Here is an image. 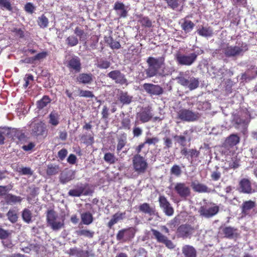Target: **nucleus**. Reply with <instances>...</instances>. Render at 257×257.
I'll list each match as a JSON object with an SVG mask.
<instances>
[{"label":"nucleus","instance_id":"obj_1","mask_svg":"<svg viewBox=\"0 0 257 257\" xmlns=\"http://www.w3.org/2000/svg\"><path fill=\"white\" fill-rule=\"evenodd\" d=\"M148 68L146 69V73L148 77H153L158 75L159 70L164 64V58H155L149 57L147 59Z\"/></svg>","mask_w":257,"mask_h":257},{"label":"nucleus","instance_id":"obj_2","mask_svg":"<svg viewBox=\"0 0 257 257\" xmlns=\"http://www.w3.org/2000/svg\"><path fill=\"white\" fill-rule=\"evenodd\" d=\"M248 50V45L243 42L235 46H231L227 44L226 47L222 48L223 52L226 57L242 56Z\"/></svg>","mask_w":257,"mask_h":257},{"label":"nucleus","instance_id":"obj_3","mask_svg":"<svg viewBox=\"0 0 257 257\" xmlns=\"http://www.w3.org/2000/svg\"><path fill=\"white\" fill-rule=\"evenodd\" d=\"M47 226L54 231H58L64 227V221L59 218L57 212L53 209H48L46 212Z\"/></svg>","mask_w":257,"mask_h":257},{"label":"nucleus","instance_id":"obj_4","mask_svg":"<svg viewBox=\"0 0 257 257\" xmlns=\"http://www.w3.org/2000/svg\"><path fill=\"white\" fill-rule=\"evenodd\" d=\"M177 83L181 86L188 88L189 90L192 91L199 87L200 82L198 78L193 76H185L182 72L176 78Z\"/></svg>","mask_w":257,"mask_h":257},{"label":"nucleus","instance_id":"obj_5","mask_svg":"<svg viewBox=\"0 0 257 257\" xmlns=\"http://www.w3.org/2000/svg\"><path fill=\"white\" fill-rule=\"evenodd\" d=\"M204 204L199 208L198 212L200 216L206 218H211L216 215L219 211V207L215 203L207 202L204 199Z\"/></svg>","mask_w":257,"mask_h":257},{"label":"nucleus","instance_id":"obj_6","mask_svg":"<svg viewBox=\"0 0 257 257\" xmlns=\"http://www.w3.org/2000/svg\"><path fill=\"white\" fill-rule=\"evenodd\" d=\"M198 54L192 53L189 55H185L178 52L175 54V60L178 65L190 66L196 60Z\"/></svg>","mask_w":257,"mask_h":257},{"label":"nucleus","instance_id":"obj_7","mask_svg":"<svg viewBox=\"0 0 257 257\" xmlns=\"http://www.w3.org/2000/svg\"><path fill=\"white\" fill-rule=\"evenodd\" d=\"M200 117L198 112H194L189 109L182 108L177 114V118L183 121L191 122L197 120Z\"/></svg>","mask_w":257,"mask_h":257},{"label":"nucleus","instance_id":"obj_8","mask_svg":"<svg viewBox=\"0 0 257 257\" xmlns=\"http://www.w3.org/2000/svg\"><path fill=\"white\" fill-rule=\"evenodd\" d=\"M133 165L135 171L139 174L145 173L148 167L146 160L140 154L133 157Z\"/></svg>","mask_w":257,"mask_h":257},{"label":"nucleus","instance_id":"obj_9","mask_svg":"<svg viewBox=\"0 0 257 257\" xmlns=\"http://www.w3.org/2000/svg\"><path fill=\"white\" fill-rule=\"evenodd\" d=\"M151 231L153 235V237L156 239L158 242L164 244L165 246L169 249L174 248L175 245L166 236L154 228H152Z\"/></svg>","mask_w":257,"mask_h":257},{"label":"nucleus","instance_id":"obj_10","mask_svg":"<svg viewBox=\"0 0 257 257\" xmlns=\"http://www.w3.org/2000/svg\"><path fill=\"white\" fill-rule=\"evenodd\" d=\"M135 233V230L133 227L122 229L118 231L116 238L118 241L125 242L133 238Z\"/></svg>","mask_w":257,"mask_h":257},{"label":"nucleus","instance_id":"obj_11","mask_svg":"<svg viewBox=\"0 0 257 257\" xmlns=\"http://www.w3.org/2000/svg\"><path fill=\"white\" fill-rule=\"evenodd\" d=\"M174 189L179 197L184 199L189 197L191 194V189L184 182L176 183Z\"/></svg>","mask_w":257,"mask_h":257},{"label":"nucleus","instance_id":"obj_12","mask_svg":"<svg viewBox=\"0 0 257 257\" xmlns=\"http://www.w3.org/2000/svg\"><path fill=\"white\" fill-rule=\"evenodd\" d=\"M152 108L148 105L143 107L142 109L137 113V117L142 123H146L150 121L153 117Z\"/></svg>","mask_w":257,"mask_h":257},{"label":"nucleus","instance_id":"obj_13","mask_svg":"<svg viewBox=\"0 0 257 257\" xmlns=\"http://www.w3.org/2000/svg\"><path fill=\"white\" fill-rule=\"evenodd\" d=\"M66 66L70 72L79 73L82 69L80 59L78 56L72 57L67 61Z\"/></svg>","mask_w":257,"mask_h":257},{"label":"nucleus","instance_id":"obj_14","mask_svg":"<svg viewBox=\"0 0 257 257\" xmlns=\"http://www.w3.org/2000/svg\"><path fill=\"white\" fill-rule=\"evenodd\" d=\"M31 133L33 136L36 138L46 137L47 135V130L45 123L41 121L35 123L32 127Z\"/></svg>","mask_w":257,"mask_h":257},{"label":"nucleus","instance_id":"obj_15","mask_svg":"<svg viewBox=\"0 0 257 257\" xmlns=\"http://www.w3.org/2000/svg\"><path fill=\"white\" fill-rule=\"evenodd\" d=\"M145 91L151 95H160L163 94L164 91L162 87L159 85L146 83L143 85Z\"/></svg>","mask_w":257,"mask_h":257},{"label":"nucleus","instance_id":"obj_16","mask_svg":"<svg viewBox=\"0 0 257 257\" xmlns=\"http://www.w3.org/2000/svg\"><path fill=\"white\" fill-rule=\"evenodd\" d=\"M160 206L163 209L164 212L167 216H172L174 213V209L170 202L164 196H160L159 198Z\"/></svg>","mask_w":257,"mask_h":257},{"label":"nucleus","instance_id":"obj_17","mask_svg":"<svg viewBox=\"0 0 257 257\" xmlns=\"http://www.w3.org/2000/svg\"><path fill=\"white\" fill-rule=\"evenodd\" d=\"M8 138L13 141H22L25 139L26 136L23 131L15 128H7Z\"/></svg>","mask_w":257,"mask_h":257},{"label":"nucleus","instance_id":"obj_18","mask_svg":"<svg viewBox=\"0 0 257 257\" xmlns=\"http://www.w3.org/2000/svg\"><path fill=\"white\" fill-rule=\"evenodd\" d=\"M193 230V227L190 225L187 224H182L177 228L176 233L178 237L185 238L190 236Z\"/></svg>","mask_w":257,"mask_h":257},{"label":"nucleus","instance_id":"obj_19","mask_svg":"<svg viewBox=\"0 0 257 257\" xmlns=\"http://www.w3.org/2000/svg\"><path fill=\"white\" fill-rule=\"evenodd\" d=\"M107 76L115 81L116 83L121 85L126 84L127 80L123 74L118 70H115L110 71L107 74Z\"/></svg>","mask_w":257,"mask_h":257},{"label":"nucleus","instance_id":"obj_20","mask_svg":"<svg viewBox=\"0 0 257 257\" xmlns=\"http://www.w3.org/2000/svg\"><path fill=\"white\" fill-rule=\"evenodd\" d=\"M92 192L93 191L90 189L85 190V187L81 184L80 186H77V188L70 190L68 194L72 197H80L82 195L86 196L91 194Z\"/></svg>","mask_w":257,"mask_h":257},{"label":"nucleus","instance_id":"obj_21","mask_svg":"<svg viewBox=\"0 0 257 257\" xmlns=\"http://www.w3.org/2000/svg\"><path fill=\"white\" fill-rule=\"evenodd\" d=\"M222 232L224 237L228 239H236L240 236L238 229L231 226L222 227Z\"/></svg>","mask_w":257,"mask_h":257},{"label":"nucleus","instance_id":"obj_22","mask_svg":"<svg viewBox=\"0 0 257 257\" xmlns=\"http://www.w3.org/2000/svg\"><path fill=\"white\" fill-rule=\"evenodd\" d=\"M169 8L181 12L184 9L185 0H165Z\"/></svg>","mask_w":257,"mask_h":257},{"label":"nucleus","instance_id":"obj_23","mask_svg":"<svg viewBox=\"0 0 257 257\" xmlns=\"http://www.w3.org/2000/svg\"><path fill=\"white\" fill-rule=\"evenodd\" d=\"M239 186L240 192L243 193L251 194L254 192L251 187V182L248 179H242L239 182Z\"/></svg>","mask_w":257,"mask_h":257},{"label":"nucleus","instance_id":"obj_24","mask_svg":"<svg viewBox=\"0 0 257 257\" xmlns=\"http://www.w3.org/2000/svg\"><path fill=\"white\" fill-rule=\"evenodd\" d=\"M191 186L193 190L198 193H210V189L205 184L199 183L198 181H192Z\"/></svg>","mask_w":257,"mask_h":257},{"label":"nucleus","instance_id":"obj_25","mask_svg":"<svg viewBox=\"0 0 257 257\" xmlns=\"http://www.w3.org/2000/svg\"><path fill=\"white\" fill-rule=\"evenodd\" d=\"M93 81V75L90 73H80L76 77V81L79 84H90Z\"/></svg>","mask_w":257,"mask_h":257},{"label":"nucleus","instance_id":"obj_26","mask_svg":"<svg viewBox=\"0 0 257 257\" xmlns=\"http://www.w3.org/2000/svg\"><path fill=\"white\" fill-rule=\"evenodd\" d=\"M181 28L186 34L191 32L195 27V24L186 18L181 19L179 22Z\"/></svg>","mask_w":257,"mask_h":257},{"label":"nucleus","instance_id":"obj_27","mask_svg":"<svg viewBox=\"0 0 257 257\" xmlns=\"http://www.w3.org/2000/svg\"><path fill=\"white\" fill-rule=\"evenodd\" d=\"M182 257H197V250L193 246L186 244L182 248Z\"/></svg>","mask_w":257,"mask_h":257},{"label":"nucleus","instance_id":"obj_28","mask_svg":"<svg viewBox=\"0 0 257 257\" xmlns=\"http://www.w3.org/2000/svg\"><path fill=\"white\" fill-rule=\"evenodd\" d=\"M256 203L251 200L244 201L241 206V213L244 216L249 215V211L255 207Z\"/></svg>","mask_w":257,"mask_h":257},{"label":"nucleus","instance_id":"obj_29","mask_svg":"<svg viewBox=\"0 0 257 257\" xmlns=\"http://www.w3.org/2000/svg\"><path fill=\"white\" fill-rule=\"evenodd\" d=\"M139 211L150 216L156 215L158 214L155 207H152L148 203H144L139 207Z\"/></svg>","mask_w":257,"mask_h":257},{"label":"nucleus","instance_id":"obj_30","mask_svg":"<svg viewBox=\"0 0 257 257\" xmlns=\"http://www.w3.org/2000/svg\"><path fill=\"white\" fill-rule=\"evenodd\" d=\"M133 96L130 95L127 92L120 91L118 94V99L123 105L130 104L133 100Z\"/></svg>","mask_w":257,"mask_h":257},{"label":"nucleus","instance_id":"obj_31","mask_svg":"<svg viewBox=\"0 0 257 257\" xmlns=\"http://www.w3.org/2000/svg\"><path fill=\"white\" fill-rule=\"evenodd\" d=\"M240 138L237 135L232 134L226 139L224 144L226 146L232 147L238 144Z\"/></svg>","mask_w":257,"mask_h":257},{"label":"nucleus","instance_id":"obj_32","mask_svg":"<svg viewBox=\"0 0 257 257\" xmlns=\"http://www.w3.org/2000/svg\"><path fill=\"white\" fill-rule=\"evenodd\" d=\"M75 175L71 171H66L61 173L59 177L60 182L61 184H64L71 180L74 179Z\"/></svg>","mask_w":257,"mask_h":257},{"label":"nucleus","instance_id":"obj_33","mask_svg":"<svg viewBox=\"0 0 257 257\" xmlns=\"http://www.w3.org/2000/svg\"><path fill=\"white\" fill-rule=\"evenodd\" d=\"M234 120L235 123L237 125H246L249 122L247 113H243L240 115L236 116Z\"/></svg>","mask_w":257,"mask_h":257},{"label":"nucleus","instance_id":"obj_34","mask_svg":"<svg viewBox=\"0 0 257 257\" xmlns=\"http://www.w3.org/2000/svg\"><path fill=\"white\" fill-rule=\"evenodd\" d=\"M5 200L7 204H13L21 202L22 198L20 196L9 193L5 196Z\"/></svg>","mask_w":257,"mask_h":257},{"label":"nucleus","instance_id":"obj_35","mask_svg":"<svg viewBox=\"0 0 257 257\" xmlns=\"http://www.w3.org/2000/svg\"><path fill=\"white\" fill-rule=\"evenodd\" d=\"M113 9L115 11H120V13L119 14L120 18H125L127 16V12L125 9L124 5L119 2H116L113 6Z\"/></svg>","mask_w":257,"mask_h":257},{"label":"nucleus","instance_id":"obj_36","mask_svg":"<svg viewBox=\"0 0 257 257\" xmlns=\"http://www.w3.org/2000/svg\"><path fill=\"white\" fill-rule=\"evenodd\" d=\"M104 41L112 49H119L121 47L119 42L114 40L111 36L104 37Z\"/></svg>","mask_w":257,"mask_h":257},{"label":"nucleus","instance_id":"obj_37","mask_svg":"<svg viewBox=\"0 0 257 257\" xmlns=\"http://www.w3.org/2000/svg\"><path fill=\"white\" fill-rule=\"evenodd\" d=\"M197 33L199 35L205 37H211L213 33L211 27H204L203 26L197 30Z\"/></svg>","mask_w":257,"mask_h":257},{"label":"nucleus","instance_id":"obj_38","mask_svg":"<svg viewBox=\"0 0 257 257\" xmlns=\"http://www.w3.org/2000/svg\"><path fill=\"white\" fill-rule=\"evenodd\" d=\"M81 219L83 224L89 225L93 222V217L90 212H86L81 214Z\"/></svg>","mask_w":257,"mask_h":257},{"label":"nucleus","instance_id":"obj_39","mask_svg":"<svg viewBox=\"0 0 257 257\" xmlns=\"http://www.w3.org/2000/svg\"><path fill=\"white\" fill-rule=\"evenodd\" d=\"M122 215L121 213H115L113 215L110 221L107 223V226L109 229H111L115 224L117 223L119 220L122 219Z\"/></svg>","mask_w":257,"mask_h":257},{"label":"nucleus","instance_id":"obj_40","mask_svg":"<svg viewBox=\"0 0 257 257\" xmlns=\"http://www.w3.org/2000/svg\"><path fill=\"white\" fill-rule=\"evenodd\" d=\"M59 116L56 111H52L49 115V123L53 126H56L59 123Z\"/></svg>","mask_w":257,"mask_h":257},{"label":"nucleus","instance_id":"obj_41","mask_svg":"<svg viewBox=\"0 0 257 257\" xmlns=\"http://www.w3.org/2000/svg\"><path fill=\"white\" fill-rule=\"evenodd\" d=\"M84 251V250L79 249L77 247H74L70 248L67 250L66 253L70 256H76L77 257H79L82 255H84L85 253H87V252Z\"/></svg>","mask_w":257,"mask_h":257},{"label":"nucleus","instance_id":"obj_42","mask_svg":"<svg viewBox=\"0 0 257 257\" xmlns=\"http://www.w3.org/2000/svg\"><path fill=\"white\" fill-rule=\"evenodd\" d=\"M37 22L40 28L42 29L47 28L49 25V20L44 14L38 18Z\"/></svg>","mask_w":257,"mask_h":257},{"label":"nucleus","instance_id":"obj_43","mask_svg":"<svg viewBox=\"0 0 257 257\" xmlns=\"http://www.w3.org/2000/svg\"><path fill=\"white\" fill-rule=\"evenodd\" d=\"M8 220L12 223H16L18 219L17 211L14 209H10L7 213Z\"/></svg>","mask_w":257,"mask_h":257},{"label":"nucleus","instance_id":"obj_44","mask_svg":"<svg viewBox=\"0 0 257 257\" xmlns=\"http://www.w3.org/2000/svg\"><path fill=\"white\" fill-rule=\"evenodd\" d=\"M127 143L126 135L124 134L118 139L117 144L116 146V153L118 154L122 149L125 146Z\"/></svg>","mask_w":257,"mask_h":257},{"label":"nucleus","instance_id":"obj_45","mask_svg":"<svg viewBox=\"0 0 257 257\" xmlns=\"http://www.w3.org/2000/svg\"><path fill=\"white\" fill-rule=\"evenodd\" d=\"M51 99L47 95L44 96L42 99L37 102V108L42 109L51 102Z\"/></svg>","mask_w":257,"mask_h":257},{"label":"nucleus","instance_id":"obj_46","mask_svg":"<svg viewBox=\"0 0 257 257\" xmlns=\"http://www.w3.org/2000/svg\"><path fill=\"white\" fill-rule=\"evenodd\" d=\"M103 159L105 162L109 164H113L118 160L114 154L110 152L106 153L104 154Z\"/></svg>","mask_w":257,"mask_h":257},{"label":"nucleus","instance_id":"obj_47","mask_svg":"<svg viewBox=\"0 0 257 257\" xmlns=\"http://www.w3.org/2000/svg\"><path fill=\"white\" fill-rule=\"evenodd\" d=\"M59 171V167L58 165L49 164L47 166L46 173L49 176H52L57 174Z\"/></svg>","mask_w":257,"mask_h":257},{"label":"nucleus","instance_id":"obj_48","mask_svg":"<svg viewBox=\"0 0 257 257\" xmlns=\"http://www.w3.org/2000/svg\"><path fill=\"white\" fill-rule=\"evenodd\" d=\"M22 217L25 222L29 223L32 221V213L29 209L25 208L22 211Z\"/></svg>","mask_w":257,"mask_h":257},{"label":"nucleus","instance_id":"obj_49","mask_svg":"<svg viewBox=\"0 0 257 257\" xmlns=\"http://www.w3.org/2000/svg\"><path fill=\"white\" fill-rule=\"evenodd\" d=\"M80 140L87 146L91 145L94 143V138L91 135L83 134L81 136Z\"/></svg>","mask_w":257,"mask_h":257},{"label":"nucleus","instance_id":"obj_50","mask_svg":"<svg viewBox=\"0 0 257 257\" xmlns=\"http://www.w3.org/2000/svg\"><path fill=\"white\" fill-rule=\"evenodd\" d=\"M0 8L13 12V8L10 0H0Z\"/></svg>","mask_w":257,"mask_h":257},{"label":"nucleus","instance_id":"obj_51","mask_svg":"<svg viewBox=\"0 0 257 257\" xmlns=\"http://www.w3.org/2000/svg\"><path fill=\"white\" fill-rule=\"evenodd\" d=\"M76 233L78 236H84L85 237L91 238L93 237L94 232L87 229H80L77 230Z\"/></svg>","mask_w":257,"mask_h":257},{"label":"nucleus","instance_id":"obj_52","mask_svg":"<svg viewBox=\"0 0 257 257\" xmlns=\"http://www.w3.org/2000/svg\"><path fill=\"white\" fill-rule=\"evenodd\" d=\"M66 44L69 47L75 46L78 44V39L75 36H70L66 39Z\"/></svg>","mask_w":257,"mask_h":257},{"label":"nucleus","instance_id":"obj_53","mask_svg":"<svg viewBox=\"0 0 257 257\" xmlns=\"http://www.w3.org/2000/svg\"><path fill=\"white\" fill-rule=\"evenodd\" d=\"M139 22L143 27L147 28H151L152 27V22L148 17L141 16Z\"/></svg>","mask_w":257,"mask_h":257},{"label":"nucleus","instance_id":"obj_54","mask_svg":"<svg viewBox=\"0 0 257 257\" xmlns=\"http://www.w3.org/2000/svg\"><path fill=\"white\" fill-rule=\"evenodd\" d=\"M131 119L128 117H124L121 121L119 129L130 130L131 129Z\"/></svg>","mask_w":257,"mask_h":257},{"label":"nucleus","instance_id":"obj_55","mask_svg":"<svg viewBox=\"0 0 257 257\" xmlns=\"http://www.w3.org/2000/svg\"><path fill=\"white\" fill-rule=\"evenodd\" d=\"M170 173L176 177L180 176L182 174L181 167L178 165H174L170 169Z\"/></svg>","mask_w":257,"mask_h":257},{"label":"nucleus","instance_id":"obj_56","mask_svg":"<svg viewBox=\"0 0 257 257\" xmlns=\"http://www.w3.org/2000/svg\"><path fill=\"white\" fill-rule=\"evenodd\" d=\"M110 62L106 59H101L98 61L97 67L100 69H107L110 66Z\"/></svg>","mask_w":257,"mask_h":257},{"label":"nucleus","instance_id":"obj_57","mask_svg":"<svg viewBox=\"0 0 257 257\" xmlns=\"http://www.w3.org/2000/svg\"><path fill=\"white\" fill-rule=\"evenodd\" d=\"M174 139L176 140L177 142L182 147H185L186 145V138L182 135H175L173 137Z\"/></svg>","mask_w":257,"mask_h":257},{"label":"nucleus","instance_id":"obj_58","mask_svg":"<svg viewBox=\"0 0 257 257\" xmlns=\"http://www.w3.org/2000/svg\"><path fill=\"white\" fill-rule=\"evenodd\" d=\"M79 95L80 97H86V98H92L95 97L93 92L89 90H84L82 89H80L79 90Z\"/></svg>","mask_w":257,"mask_h":257},{"label":"nucleus","instance_id":"obj_59","mask_svg":"<svg viewBox=\"0 0 257 257\" xmlns=\"http://www.w3.org/2000/svg\"><path fill=\"white\" fill-rule=\"evenodd\" d=\"M30 193L27 198V200L29 202L38 195L39 188L38 187H33L30 188Z\"/></svg>","mask_w":257,"mask_h":257},{"label":"nucleus","instance_id":"obj_60","mask_svg":"<svg viewBox=\"0 0 257 257\" xmlns=\"http://www.w3.org/2000/svg\"><path fill=\"white\" fill-rule=\"evenodd\" d=\"M24 10L27 13L32 14L35 11L36 8L32 3L29 2L25 5Z\"/></svg>","mask_w":257,"mask_h":257},{"label":"nucleus","instance_id":"obj_61","mask_svg":"<svg viewBox=\"0 0 257 257\" xmlns=\"http://www.w3.org/2000/svg\"><path fill=\"white\" fill-rule=\"evenodd\" d=\"M5 136L8 137L7 128H0V145L4 144Z\"/></svg>","mask_w":257,"mask_h":257},{"label":"nucleus","instance_id":"obj_62","mask_svg":"<svg viewBox=\"0 0 257 257\" xmlns=\"http://www.w3.org/2000/svg\"><path fill=\"white\" fill-rule=\"evenodd\" d=\"M11 235V232L9 230H5L0 227V239H6Z\"/></svg>","mask_w":257,"mask_h":257},{"label":"nucleus","instance_id":"obj_63","mask_svg":"<svg viewBox=\"0 0 257 257\" xmlns=\"http://www.w3.org/2000/svg\"><path fill=\"white\" fill-rule=\"evenodd\" d=\"M159 139L158 137L147 138L146 139L144 143L148 144L149 145H155L159 142Z\"/></svg>","mask_w":257,"mask_h":257},{"label":"nucleus","instance_id":"obj_64","mask_svg":"<svg viewBox=\"0 0 257 257\" xmlns=\"http://www.w3.org/2000/svg\"><path fill=\"white\" fill-rule=\"evenodd\" d=\"M164 145V149H169L172 147V139L168 137H165L163 139Z\"/></svg>","mask_w":257,"mask_h":257}]
</instances>
